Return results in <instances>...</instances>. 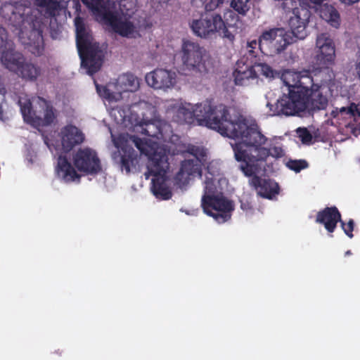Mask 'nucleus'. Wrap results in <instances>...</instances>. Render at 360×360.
I'll list each match as a JSON object with an SVG mask.
<instances>
[{
	"mask_svg": "<svg viewBox=\"0 0 360 360\" xmlns=\"http://www.w3.org/2000/svg\"><path fill=\"white\" fill-rule=\"evenodd\" d=\"M172 121L180 124H191L195 117L205 122V125L216 130L224 136H229L234 120L231 119L229 108L222 103H216L214 99H206L195 108L190 103L181 104L172 109Z\"/></svg>",
	"mask_w": 360,
	"mask_h": 360,
	"instance_id": "obj_5",
	"label": "nucleus"
},
{
	"mask_svg": "<svg viewBox=\"0 0 360 360\" xmlns=\"http://www.w3.org/2000/svg\"><path fill=\"white\" fill-rule=\"evenodd\" d=\"M41 73V70L39 66L31 62H27L25 59L16 75L25 80L34 82Z\"/></svg>",
	"mask_w": 360,
	"mask_h": 360,
	"instance_id": "obj_21",
	"label": "nucleus"
},
{
	"mask_svg": "<svg viewBox=\"0 0 360 360\" xmlns=\"http://www.w3.org/2000/svg\"><path fill=\"white\" fill-rule=\"evenodd\" d=\"M176 73L165 69L158 68L147 73L146 81L147 84L157 89L172 88L176 84Z\"/></svg>",
	"mask_w": 360,
	"mask_h": 360,
	"instance_id": "obj_14",
	"label": "nucleus"
},
{
	"mask_svg": "<svg viewBox=\"0 0 360 360\" xmlns=\"http://www.w3.org/2000/svg\"><path fill=\"white\" fill-rule=\"evenodd\" d=\"M121 167L127 173L131 172V167H135L138 163L137 153L134 148L129 146H124L121 148Z\"/></svg>",
	"mask_w": 360,
	"mask_h": 360,
	"instance_id": "obj_22",
	"label": "nucleus"
},
{
	"mask_svg": "<svg viewBox=\"0 0 360 360\" xmlns=\"http://www.w3.org/2000/svg\"><path fill=\"white\" fill-rule=\"evenodd\" d=\"M207 53L198 43L186 40L181 46V60L188 70L199 72H207L206 59Z\"/></svg>",
	"mask_w": 360,
	"mask_h": 360,
	"instance_id": "obj_11",
	"label": "nucleus"
},
{
	"mask_svg": "<svg viewBox=\"0 0 360 360\" xmlns=\"http://www.w3.org/2000/svg\"><path fill=\"white\" fill-rule=\"evenodd\" d=\"M297 134L301 141L304 144L311 143L313 136L310 131L307 128H298Z\"/></svg>",
	"mask_w": 360,
	"mask_h": 360,
	"instance_id": "obj_33",
	"label": "nucleus"
},
{
	"mask_svg": "<svg viewBox=\"0 0 360 360\" xmlns=\"http://www.w3.org/2000/svg\"><path fill=\"white\" fill-rule=\"evenodd\" d=\"M250 0H231V7L238 14L245 15L250 9Z\"/></svg>",
	"mask_w": 360,
	"mask_h": 360,
	"instance_id": "obj_30",
	"label": "nucleus"
},
{
	"mask_svg": "<svg viewBox=\"0 0 360 360\" xmlns=\"http://www.w3.org/2000/svg\"><path fill=\"white\" fill-rule=\"evenodd\" d=\"M286 167L295 172H300L309 167L308 162L305 160H289L286 162Z\"/></svg>",
	"mask_w": 360,
	"mask_h": 360,
	"instance_id": "obj_32",
	"label": "nucleus"
},
{
	"mask_svg": "<svg viewBox=\"0 0 360 360\" xmlns=\"http://www.w3.org/2000/svg\"><path fill=\"white\" fill-rule=\"evenodd\" d=\"M91 10L96 15L100 17L106 25L110 26L112 28L119 19L114 13L108 11L103 4H99L96 8L94 7L91 8Z\"/></svg>",
	"mask_w": 360,
	"mask_h": 360,
	"instance_id": "obj_25",
	"label": "nucleus"
},
{
	"mask_svg": "<svg viewBox=\"0 0 360 360\" xmlns=\"http://www.w3.org/2000/svg\"><path fill=\"white\" fill-rule=\"evenodd\" d=\"M228 137L242 140L232 147L236 160L243 162L240 169L246 176L250 177L258 172L260 163L265 162L268 157L278 159L285 155L284 150L280 146L264 147L267 138L257 124L235 121Z\"/></svg>",
	"mask_w": 360,
	"mask_h": 360,
	"instance_id": "obj_3",
	"label": "nucleus"
},
{
	"mask_svg": "<svg viewBox=\"0 0 360 360\" xmlns=\"http://www.w3.org/2000/svg\"><path fill=\"white\" fill-rule=\"evenodd\" d=\"M96 89L99 96L110 102L117 101L121 99V93L112 92L107 86L99 85L95 82Z\"/></svg>",
	"mask_w": 360,
	"mask_h": 360,
	"instance_id": "obj_28",
	"label": "nucleus"
},
{
	"mask_svg": "<svg viewBox=\"0 0 360 360\" xmlns=\"http://www.w3.org/2000/svg\"><path fill=\"white\" fill-rule=\"evenodd\" d=\"M75 167L86 174H97L102 171L101 160L97 153L90 148H79L73 155Z\"/></svg>",
	"mask_w": 360,
	"mask_h": 360,
	"instance_id": "obj_13",
	"label": "nucleus"
},
{
	"mask_svg": "<svg viewBox=\"0 0 360 360\" xmlns=\"http://www.w3.org/2000/svg\"><path fill=\"white\" fill-rule=\"evenodd\" d=\"M186 174L188 177H202V166L200 160H186L181 165L178 175Z\"/></svg>",
	"mask_w": 360,
	"mask_h": 360,
	"instance_id": "obj_23",
	"label": "nucleus"
},
{
	"mask_svg": "<svg viewBox=\"0 0 360 360\" xmlns=\"http://www.w3.org/2000/svg\"><path fill=\"white\" fill-rule=\"evenodd\" d=\"M76 29V44L81 65L87 70V73L93 75L101 68L104 53L98 42L93 41L91 30L86 27L84 19L79 16L75 18Z\"/></svg>",
	"mask_w": 360,
	"mask_h": 360,
	"instance_id": "obj_6",
	"label": "nucleus"
},
{
	"mask_svg": "<svg viewBox=\"0 0 360 360\" xmlns=\"http://www.w3.org/2000/svg\"><path fill=\"white\" fill-rule=\"evenodd\" d=\"M357 110V108L356 106L354 104V103H352L351 105L347 109V112L348 113H349L350 115H354L355 114V111Z\"/></svg>",
	"mask_w": 360,
	"mask_h": 360,
	"instance_id": "obj_42",
	"label": "nucleus"
},
{
	"mask_svg": "<svg viewBox=\"0 0 360 360\" xmlns=\"http://www.w3.org/2000/svg\"><path fill=\"white\" fill-rule=\"evenodd\" d=\"M225 0H210L209 2L205 5V9L207 11H213L221 4H224Z\"/></svg>",
	"mask_w": 360,
	"mask_h": 360,
	"instance_id": "obj_36",
	"label": "nucleus"
},
{
	"mask_svg": "<svg viewBox=\"0 0 360 360\" xmlns=\"http://www.w3.org/2000/svg\"><path fill=\"white\" fill-rule=\"evenodd\" d=\"M341 224V227L344 231L345 233L350 238H353L354 235L352 233L354 228V221L352 219H350L347 223H345L344 221L341 219L339 221Z\"/></svg>",
	"mask_w": 360,
	"mask_h": 360,
	"instance_id": "obj_34",
	"label": "nucleus"
},
{
	"mask_svg": "<svg viewBox=\"0 0 360 360\" xmlns=\"http://www.w3.org/2000/svg\"><path fill=\"white\" fill-rule=\"evenodd\" d=\"M112 29L122 37H128L133 32L134 25L131 22L122 21L118 19Z\"/></svg>",
	"mask_w": 360,
	"mask_h": 360,
	"instance_id": "obj_29",
	"label": "nucleus"
},
{
	"mask_svg": "<svg viewBox=\"0 0 360 360\" xmlns=\"http://www.w3.org/2000/svg\"><path fill=\"white\" fill-rule=\"evenodd\" d=\"M356 74L360 79V62L356 66Z\"/></svg>",
	"mask_w": 360,
	"mask_h": 360,
	"instance_id": "obj_44",
	"label": "nucleus"
},
{
	"mask_svg": "<svg viewBox=\"0 0 360 360\" xmlns=\"http://www.w3.org/2000/svg\"><path fill=\"white\" fill-rule=\"evenodd\" d=\"M132 140L135 146L140 150L141 153L147 155L148 157V160H150V157L156 150L159 149H164L163 148L159 146L154 148L153 146H150L147 141L135 136H132ZM148 161L149 160H148Z\"/></svg>",
	"mask_w": 360,
	"mask_h": 360,
	"instance_id": "obj_27",
	"label": "nucleus"
},
{
	"mask_svg": "<svg viewBox=\"0 0 360 360\" xmlns=\"http://www.w3.org/2000/svg\"><path fill=\"white\" fill-rule=\"evenodd\" d=\"M245 70H236L235 72V83L236 85H243L244 80L249 78L256 77L255 70L259 72L261 75L266 78H274L276 72L272 68L266 63H258L255 66H249L245 68Z\"/></svg>",
	"mask_w": 360,
	"mask_h": 360,
	"instance_id": "obj_17",
	"label": "nucleus"
},
{
	"mask_svg": "<svg viewBox=\"0 0 360 360\" xmlns=\"http://www.w3.org/2000/svg\"><path fill=\"white\" fill-rule=\"evenodd\" d=\"M56 171L58 175L65 182L79 181L80 179V175L65 156H59Z\"/></svg>",
	"mask_w": 360,
	"mask_h": 360,
	"instance_id": "obj_20",
	"label": "nucleus"
},
{
	"mask_svg": "<svg viewBox=\"0 0 360 360\" xmlns=\"http://www.w3.org/2000/svg\"><path fill=\"white\" fill-rule=\"evenodd\" d=\"M252 175L251 184L255 187L257 193L262 198L272 199L279 193L278 184L271 179H262L259 176Z\"/></svg>",
	"mask_w": 360,
	"mask_h": 360,
	"instance_id": "obj_19",
	"label": "nucleus"
},
{
	"mask_svg": "<svg viewBox=\"0 0 360 360\" xmlns=\"http://www.w3.org/2000/svg\"><path fill=\"white\" fill-rule=\"evenodd\" d=\"M342 3L353 4L354 3L359 2L360 0H340Z\"/></svg>",
	"mask_w": 360,
	"mask_h": 360,
	"instance_id": "obj_43",
	"label": "nucleus"
},
{
	"mask_svg": "<svg viewBox=\"0 0 360 360\" xmlns=\"http://www.w3.org/2000/svg\"><path fill=\"white\" fill-rule=\"evenodd\" d=\"M124 91L134 92L139 88V80L131 73H126L119 78Z\"/></svg>",
	"mask_w": 360,
	"mask_h": 360,
	"instance_id": "obj_26",
	"label": "nucleus"
},
{
	"mask_svg": "<svg viewBox=\"0 0 360 360\" xmlns=\"http://www.w3.org/2000/svg\"><path fill=\"white\" fill-rule=\"evenodd\" d=\"M320 16L333 27L337 28L340 26V14L334 6L328 4L323 5L320 10Z\"/></svg>",
	"mask_w": 360,
	"mask_h": 360,
	"instance_id": "obj_24",
	"label": "nucleus"
},
{
	"mask_svg": "<svg viewBox=\"0 0 360 360\" xmlns=\"http://www.w3.org/2000/svg\"><path fill=\"white\" fill-rule=\"evenodd\" d=\"M4 117V111L1 107V104L0 103V120H2Z\"/></svg>",
	"mask_w": 360,
	"mask_h": 360,
	"instance_id": "obj_45",
	"label": "nucleus"
},
{
	"mask_svg": "<svg viewBox=\"0 0 360 360\" xmlns=\"http://www.w3.org/2000/svg\"><path fill=\"white\" fill-rule=\"evenodd\" d=\"M140 107L141 108H146L150 114V117H146V114L144 112H141L143 116L142 122H141V125L142 127L141 133L151 137L158 138L159 134H161L160 128L156 124V121L155 120L156 110L154 106L146 101H139V103H135L131 104L129 108L127 107V110H129L131 108Z\"/></svg>",
	"mask_w": 360,
	"mask_h": 360,
	"instance_id": "obj_15",
	"label": "nucleus"
},
{
	"mask_svg": "<svg viewBox=\"0 0 360 360\" xmlns=\"http://www.w3.org/2000/svg\"><path fill=\"white\" fill-rule=\"evenodd\" d=\"M89 8H96L99 4H103L104 0H82Z\"/></svg>",
	"mask_w": 360,
	"mask_h": 360,
	"instance_id": "obj_38",
	"label": "nucleus"
},
{
	"mask_svg": "<svg viewBox=\"0 0 360 360\" xmlns=\"http://www.w3.org/2000/svg\"><path fill=\"white\" fill-rule=\"evenodd\" d=\"M20 105L24 120L37 129L50 126L57 119V110L52 102L43 97H37L34 109L30 100L20 102Z\"/></svg>",
	"mask_w": 360,
	"mask_h": 360,
	"instance_id": "obj_8",
	"label": "nucleus"
},
{
	"mask_svg": "<svg viewBox=\"0 0 360 360\" xmlns=\"http://www.w3.org/2000/svg\"><path fill=\"white\" fill-rule=\"evenodd\" d=\"M0 50H2L1 61L6 68L15 74L25 60L24 56L13 48V43L8 41L6 30L0 26Z\"/></svg>",
	"mask_w": 360,
	"mask_h": 360,
	"instance_id": "obj_12",
	"label": "nucleus"
},
{
	"mask_svg": "<svg viewBox=\"0 0 360 360\" xmlns=\"http://www.w3.org/2000/svg\"><path fill=\"white\" fill-rule=\"evenodd\" d=\"M62 146L66 152L71 150L75 146L81 144L84 135L77 127L66 125L60 131Z\"/></svg>",
	"mask_w": 360,
	"mask_h": 360,
	"instance_id": "obj_18",
	"label": "nucleus"
},
{
	"mask_svg": "<svg viewBox=\"0 0 360 360\" xmlns=\"http://www.w3.org/2000/svg\"><path fill=\"white\" fill-rule=\"evenodd\" d=\"M240 207L243 210H249L252 209L251 205L248 202H244L243 201L240 202Z\"/></svg>",
	"mask_w": 360,
	"mask_h": 360,
	"instance_id": "obj_41",
	"label": "nucleus"
},
{
	"mask_svg": "<svg viewBox=\"0 0 360 360\" xmlns=\"http://www.w3.org/2000/svg\"><path fill=\"white\" fill-rule=\"evenodd\" d=\"M259 38L258 40L254 39L248 42L247 49L251 56L256 57L255 49H259Z\"/></svg>",
	"mask_w": 360,
	"mask_h": 360,
	"instance_id": "obj_37",
	"label": "nucleus"
},
{
	"mask_svg": "<svg viewBox=\"0 0 360 360\" xmlns=\"http://www.w3.org/2000/svg\"><path fill=\"white\" fill-rule=\"evenodd\" d=\"M341 216L337 207H326L317 212L315 221L323 225L326 230L332 233L335 231L338 223L341 221Z\"/></svg>",
	"mask_w": 360,
	"mask_h": 360,
	"instance_id": "obj_16",
	"label": "nucleus"
},
{
	"mask_svg": "<svg viewBox=\"0 0 360 360\" xmlns=\"http://www.w3.org/2000/svg\"><path fill=\"white\" fill-rule=\"evenodd\" d=\"M352 255V252H351V250H347V251L345 252V255H346V256H347V255Z\"/></svg>",
	"mask_w": 360,
	"mask_h": 360,
	"instance_id": "obj_46",
	"label": "nucleus"
},
{
	"mask_svg": "<svg viewBox=\"0 0 360 360\" xmlns=\"http://www.w3.org/2000/svg\"><path fill=\"white\" fill-rule=\"evenodd\" d=\"M147 171L144 173L146 179L151 176V191L156 198L169 200L172 193L167 184L166 173L169 169L168 156L165 149H159L152 154L147 162Z\"/></svg>",
	"mask_w": 360,
	"mask_h": 360,
	"instance_id": "obj_7",
	"label": "nucleus"
},
{
	"mask_svg": "<svg viewBox=\"0 0 360 360\" xmlns=\"http://www.w3.org/2000/svg\"><path fill=\"white\" fill-rule=\"evenodd\" d=\"M63 0H33V8L27 1L13 4L6 2L0 8V15L8 26L14 28L21 39L27 36L22 43L30 47V51L39 56L44 52L43 31L44 18L56 16L62 10Z\"/></svg>",
	"mask_w": 360,
	"mask_h": 360,
	"instance_id": "obj_2",
	"label": "nucleus"
},
{
	"mask_svg": "<svg viewBox=\"0 0 360 360\" xmlns=\"http://www.w3.org/2000/svg\"><path fill=\"white\" fill-rule=\"evenodd\" d=\"M117 112L120 113L121 119L120 121L125 122L127 120L128 115L126 113L125 110L124 108H120L117 110Z\"/></svg>",
	"mask_w": 360,
	"mask_h": 360,
	"instance_id": "obj_39",
	"label": "nucleus"
},
{
	"mask_svg": "<svg viewBox=\"0 0 360 360\" xmlns=\"http://www.w3.org/2000/svg\"><path fill=\"white\" fill-rule=\"evenodd\" d=\"M230 25H227L220 14L207 13L201 15L199 19L193 20L191 28L195 35L210 39L218 34L224 40L233 43L235 35L229 30Z\"/></svg>",
	"mask_w": 360,
	"mask_h": 360,
	"instance_id": "obj_9",
	"label": "nucleus"
},
{
	"mask_svg": "<svg viewBox=\"0 0 360 360\" xmlns=\"http://www.w3.org/2000/svg\"><path fill=\"white\" fill-rule=\"evenodd\" d=\"M316 44L319 49L316 63L321 69L313 72L284 70L281 79L288 86V93L277 101L274 110L271 108L273 115L290 116L305 111L313 113L326 108L328 101L327 96L323 95L321 89L332 79L329 67L334 64L335 47L328 33L319 34Z\"/></svg>",
	"mask_w": 360,
	"mask_h": 360,
	"instance_id": "obj_1",
	"label": "nucleus"
},
{
	"mask_svg": "<svg viewBox=\"0 0 360 360\" xmlns=\"http://www.w3.org/2000/svg\"><path fill=\"white\" fill-rule=\"evenodd\" d=\"M206 1L207 0H191V4L197 8H200L205 6Z\"/></svg>",
	"mask_w": 360,
	"mask_h": 360,
	"instance_id": "obj_40",
	"label": "nucleus"
},
{
	"mask_svg": "<svg viewBox=\"0 0 360 360\" xmlns=\"http://www.w3.org/2000/svg\"><path fill=\"white\" fill-rule=\"evenodd\" d=\"M282 8L285 13L292 11V15L289 19L291 31L283 28H271L262 32L259 36V50L266 56H275L283 52L287 47L303 39L307 36V26L311 15L307 8H292L293 0H283Z\"/></svg>",
	"mask_w": 360,
	"mask_h": 360,
	"instance_id": "obj_4",
	"label": "nucleus"
},
{
	"mask_svg": "<svg viewBox=\"0 0 360 360\" xmlns=\"http://www.w3.org/2000/svg\"><path fill=\"white\" fill-rule=\"evenodd\" d=\"M201 207L203 212L213 217L218 223L229 220L234 210L233 202L222 194L214 196H202Z\"/></svg>",
	"mask_w": 360,
	"mask_h": 360,
	"instance_id": "obj_10",
	"label": "nucleus"
},
{
	"mask_svg": "<svg viewBox=\"0 0 360 360\" xmlns=\"http://www.w3.org/2000/svg\"><path fill=\"white\" fill-rule=\"evenodd\" d=\"M188 151L195 158V160H200V159H203L206 156L205 151L200 147L193 146L188 149Z\"/></svg>",
	"mask_w": 360,
	"mask_h": 360,
	"instance_id": "obj_35",
	"label": "nucleus"
},
{
	"mask_svg": "<svg viewBox=\"0 0 360 360\" xmlns=\"http://www.w3.org/2000/svg\"><path fill=\"white\" fill-rule=\"evenodd\" d=\"M216 179L212 174L207 175L205 180L204 194L202 196H214L217 195V186L215 184Z\"/></svg>",
	"mask_w": 360,
	"mask_h": 360,
	"instance_id": "obj_31",
	"label": "nucleus"
}]
</instances>
